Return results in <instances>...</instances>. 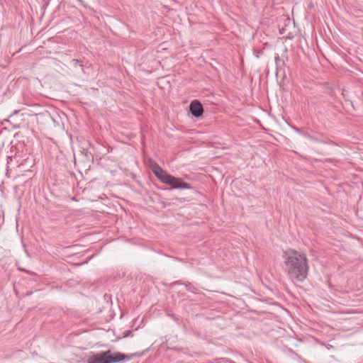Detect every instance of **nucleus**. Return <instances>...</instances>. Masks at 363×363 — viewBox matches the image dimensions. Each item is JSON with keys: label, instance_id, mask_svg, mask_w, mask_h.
<instances>
[{"label": "nucleus", "instance_id": "1", "mask_svg": "<svg viewBox=\"0 0 363 363\" xmlns=\"http://www.w3.org/2000/svg\"><path fill=\"white\" fill-rule=\"evenodd\" d=\"M284 267L291 279L303 281L308 274V264L306 254L293 249L283 252Z\"/></svg>", "mask_w": 363, "mask_h": 363}, {"label": "nucleus", "instance_id": "2", "mask_svg": "<svg viewBox=\"0 0 363 363\" xmlns=\"http://www.w3.org/2000/svg\"><path fill=\"white\" fill-rule=\"evenodd\" d=\"M150 168L155 176L163 183L169 184L174 189H189L188 184L180 179L173 177L164 172L157 163L151 162Z\"/></svg>", "mask_w": 363, "mask_h": 363}, {"label": "nucleus", "instance_id": "3", "mask_svg": "<svg viewBox=\"0 0 363 363\" xmlns=\"http://www.w3.org/2000/svg\"><path fill=\"white\" fill-rule=\"evenodd\" d=\"M124 359V354L120 352L112 354L111 351L108 350L89 357L87 363H114L122 361Z\"/></svg>", "mask_w": 363, "mask_h": 363}, {"label": "nucleus", "instance_id": "4", "mask_svg": "<svg viewBox=\"0 0 363 363\" xmlns=\"http://www.w3.org/2000/svg\"><path fill=\"white\" fill-rule=\"evenodd\" d=\"M189 110L191 114L196 118L200 117L203 113L202 104L197 100H194L189 105Z\"/></svg>", "mask_w": 363, "mask_h": 363}, {"label": "nucleus", "instance_id": "5", "mask_svg": "<svg viewBox=\"0 0 363 363\" xmlns=\"http://www.w3.org/2000/svg\"><path fill=\"white\" fill-rule=\"evenodd\" d=\"M72 63H73V65H74V66L77 65H78V63H79V60H76V59L72 60Z\"/></svg>", "mask_w": 363, "mask_h": 363}, {"label": "nucleus", "instance_id": "6", "mask_svg": "<svg viewBox=\"0 0 363 363\" xmlns=\"http://www.w3.org/2000/svg\"><path fill=\"white\" fill-rule=\"evenodd\" d=\"M131 333L130 331H127L126 333L124 335V337L128 336Z\"/></svg>", "mask_w": 363, "mask_h": 363}]
</instances>
